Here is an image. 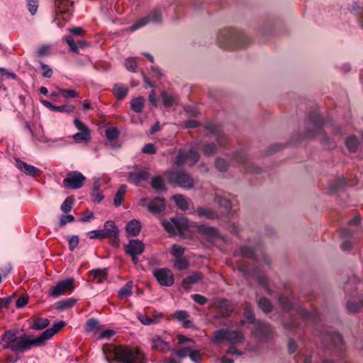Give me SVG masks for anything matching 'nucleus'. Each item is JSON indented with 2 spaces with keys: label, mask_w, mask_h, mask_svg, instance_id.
Listing matches in <instances>:
<instances>
[{
  "label": "nucleus",
  "mask_w": 363,
  "mask_h": 363,
  "mask_svg": "<svg viewBox=\"0 0 363 363\" xmlns=\"http://www.w3.org/2000/svg\"><path fill=\"white\" fill-rule=\"evenodd\" d=\"M125 252L129 255H140L145 250V245L139 240H130L124 246Z\"/></svg>",
  "instance_id": "17"
},
{
  "label": "nucleus",
  "mask_w": 363,
  "mask_h": 363,
  "mask_svg": "<svg viewBox=\"0 0 363 363\" xmlns=\"http://www.w3.org/2000/svg\"><path fill=\"white\" fill-rule=\"evenodd\" d=\"M125 66L126 69L131 72H135L137 67V62L135 58L129 57L125 60Z\"/></svg>",
  "instance_id": "51"
},
{
  "label": "nucleus",
  "mask_w": 363,
  "mask_h": 363,
  "mask_svg": "<svg viewBox=\"0 0 363 363\" xmlns=\"http://www.w3.org/2000/svg\"><path fill=\"white\" fill-rule=\"evenodd\" d=\"M172 317L181 322L184 328H190L192 326V323L190 320V315L186 311H177Z\"/></svg>",
  "instance_id": "22"
},
{
  "label": "nucleus",
  "mask_w": 363,
  "mask_h": 363,
  "mask_svg": "<svg viewBox=\"0 0 363 363\" xmlns=\"http://www.w3.org/2000/svg\"><path fill=\"white\" fill-rule=\"evenodd\" d=\"M162 225L171 235L179 233L189 228V220L185 218H172L170 221L164 220Z\"/></svg>",
  "instance_id": "8"
},
{
  "label": "nucleus",
  "mask_w": 363,
  "mask_h": 363,
  "mask_svg": "<svg viewBox=\"0 0 363 363\" xmlns=\"http://www.w3.org/2000/svg\"><path fill=\"white\" fill-rule=\"evenodd\" d=\"M323 123V120L318 113L315 112L311 113L308 122V131L306 135L308 137H314L318 133H321L323 135L321 142L327 145L328 148H333L335 146V143L333 142H329L328 138L322 133Z\"/></svg>",
  "instance_id": "3"
},
{
  "label": "nucleus",
  "mask_w": 363,
  "mask_h": 363,
  "mask_svg": "<svg viewBox=\"0 0 363 363\" xmlns=\"http://www.w3.org/2000/svg\"><path fill=\"white\" fill-rule=\"evenodd\" d=\"M74 110V107L72 105H63L53 107V111H59V112H67L72 113Z\"/></svg>",
  "instance_id": "55"
},
{
  "label": "nucleus",
  "mask_w": 363,
  "mask_h": 363,
  "mask_svg": "<svg viewBox=\"0 0 363 363\" xmlns=\"http://www.w3.org/2000/svg\"><path fill=\"white\" fill-rule=\"evenodd\" d=\"M74 281L73 278H69L57 282L50 289L49 295L56 298L66 292H72L74 290Z\"/></svg>",
  "instance_id": "11"
},
{
  "label": "nucleus",
  "mask_w": 363,
  "mask_h": 363,
  "mask_svg": "<svg viewBox=\"0 0 363 363\" xmlns=\"http://www.w3.org/2000/svg\"><path fill=\"white\" fill-rule=\"evenodd\" d=\"M141 228L140 222L138 220L133 219L127 223L125 230L128 235L135 237L139 235Z\"/></svg>",
  "instance_id": "23"
},
{
  "label": "nucleus",
  "mask_w": 363,
  "mask_h": 363,
  "mask_svg": "<svg viewBox=\"0 0 363 363\" xmlns=\"http://www.w3.org/2000/svg\"><path fill=\"white\" fill-rule=\"evenodd\" d=\"M60 94L65 98H74L78 96V93L74 89H59Z\"/></svg>",
  "instance_id": "50"
},
{
  "label": "nucleus",
  "mask_w": 363,
  "mask_h": 363,
  "mask_svg": "<svg viewBox=\"0 0 363 363\" xmlns=\"http://www.w3.org/2000/svg\"><path fill=\"white\" fill-rule=\"evenodd\" d=\"M28 302V296L22 295L16 301V306L18 308L24 307Z\"/></svg>",
  "instance_id": "58"
},
{
  "label": "nucleus",
  "mask_w": 363,
  "mask_h": 363,
  "mask_svg": "<svg viewBox=\"0 0 363 363\" xmlns=\"http://www.w3.org/2000/svg\"><path fill=\"white\" fill-rule=\"evenodd\" d=\"M243 334L237 330H227L226 340L231 344H237L242 342Z\"/></svg>",
  "instance_id": "27"
},
{
  "label": "nucleus",
  "mask_w": 363,
  "mask_h": 363,
  "mask_svg": "<svg viewBox=\"0 0 363 363\" xmlns=\"http://www.w3.org/2000/svg\"><path fill=\"white\" fill-rule=\"evenodd\" d=\"M132 282L126 283L119 291L118 296L121 298H125L132 295Z\"/></svg>",
  "instance_id": "39"
},
{
  "label": "nucleus",
  "mask_w": 363,
  "mask_h": 363,
  "mask_svg": "<svg viewBox=\"0 0 363 363\" xmlns=\"http://www.w3.org/2000/svg\"><path fill=\"white\" fill-rule=\"evenodd\" d=\"M240 252H241V254L243 257H250V258H253L254 257V252L253 250L249 247H242L240 250Z\"/></svg>",
  "instance_id": "62"
},
{
  "label": "nucleus",
  "mask_w": 363,
  "mask_h": 363,
  "mask_svg": "<svg viewBox=\"0 0 363 363\" xmlns=\"http://www.w3.org/2000/svg\"><path fill=\"white\" fill-rule=\"evenodd\" d=\"M245 318L252 324V332L257 337L261 338L267 337L271 333L270 326L264 322H261L255 318L253 311L247 306L244 312Z\"/></svg>",
  "instance_id": "6"
},
{
  "label": "nucleus",
  "mask_w": 363,
  "mask_h": 363,
  "mask_svg": "<svg viewBox=\"0 0 363 363\" xmlns=\"http://www.w3.org/2000/svg\"><path fill=\"white\" fill-rule=\"evenodd\" d=\"M152 350L160 352H167L170 350V345L159 335H154L150 339Z\"/></svg>",
  "instance_id": "16"
},
{
  "label": "nucleus",
  "mask_w": 363,
  "mask_h": 363,
  "mask_svg": "<svg viewBox=\"0 0 363 363\" xmlns=\"http://www.w3.org/2000/svg\"><path fill=\"white\" fill-rule=\"evenodd\" d=\"M216 167L219 171L224 172L227 169L228 164L225 160L218 158L216 160Z\"/></svg>",
  "instance_id": "56"
},
{
  "label": "nucleus",
  "mask_w": 363,
  "mask_h": 363,
  "mask_svg": "<svg viewBox=\"0 0 363 363\" xmlns=\"http://www.w3.org/2000/svg\"><path fill=\"white\" fill-rule=\"evenodd\" d=\"M152 186L155 190L165 191L164 181L160 176H157L152 179Z\"/></svg>",
  "instance_id": "41"
},
{
  "label": "nucleus",
  "mask_w": 363,
  "mask_h": 363,
  "mask_svg": "<svg viewBox=\"0 0 363 363\" xmlns=\"http://www.w3.org/2000/svg\"><path fill=\"white\" fill-rule=\"evenodd\" d=\"M199 154L195 150H189L188 152L180 150L176 158V164L180 165L183 163H188L194 165L198 162Z\"/></svg>",
  "instance_id": "14"
},
{
  "label": "nucleus",
  "mask_w": 363,
  "mask_h": 363,
  "mask_svg": "<svg viewBox=\"0 0 363 363\" xmlns=\"http://www.w3.org/2000/svg\"><path fill=\"white\" fill-rule=\"evenodd\" d=\"M177 206L182 211H186L189 207V203L184 195L177 194L172 196Z\"/></svg>",
  "instance_id": "29"
},
{
  "label": "nucleus",
  "mask_w": 363,
  "mask_h": 363,
  "mask_svg": "<svg viewBox=\"0 0 363 363\" xmlns=\"http://www.w3.org/2000/svg\"><path fill=\"white\" fill-rule=\"evenodd\" d=\"M162 318L163 313L157 311H153L151 316L144 315L138 316L139 320L145 325L158 323Z\"/></svg>",
  "instance_id": "21"
},
{
  "label": "nucleus",
  "mask_w": 363,
  "mask_h": 363,
  "mask_svg": "<svg viewBox=\"0 0 363 363\" xmlns=\"http://www.w3.org/2000/svg\"><path fill=\"white\" fill-rule=\"evenodd\" d=\"M145 99L138 96L133 99L130 102V106L133 111L136 113H141L144 107Z\"/></svg>",
  "instance_id": "34"
},
{
  "label": "nucleus",
  "mask_w": 363,
  "mask_h": 363,
  "mask_svg": "<svg viewBox=\"0 0 363 363\" xmlns=\"http://www.w3.org/2000/svg\"><path fill=\"white\" fill-rule=\"evenodd\" d=\"M103 352L109 363H111V358L122 363H145L143 354L138 349L129 346H108L104 347Z\"/></svg>",
  "instance_id": "2"
},
{
  "label": "nucleus",
  "mask_w": 363,
  "mask_h": 363,
  "mask_svg": "<svg viewBox=\"0 0 363 363\" xmlns=\"http://www.w3.org/2000/svg\"><path fill=\"white\" fill-rule=\"evenodd\" d=\"M89 274L99 284L104 282L108 276L106 269H94L90 271Z\"/></svg>",
  "instance_id": "28"
},
{
  "label": "nucleus",
  "mask_w": 363,
  "mask_h": 363,
  "mask_svg": "<svg viewBox=\"0 0 363 363\" xmlns=\"http://www.w3.org/2000/svg\"><path fill=\"white\" fill-rule=\"evenodd\" d=\"M119 133L116 128H108L106 130V136L110 140H113L118 137Z\"/></svg>",
  "instance_id": "47"
},
{
  "label": "nucleus",
  "mask_w": 363,
  "mask_h": 363,
  "mask_svg": "<svg viewBox=\"0 0 363 363\" xmlns=\"http://www.w3.org/2000/svg\"><path fill=\"white\" fill-rule=\"evenodd\" d=\"M235 40H237V37L234 32L230 29L221 30L218 35V43L220 47L225 49H233L243 46L242 45H233V43Z\"/></svg>",
  "instance_id": "10"
},
{
  "label": "nucleus",
  "mask_w": 363,
  "mask_h": 363,
  "mask_svg": "<svg viewBox=\"0 0 363 363\" xmlns=\"http://www.w3.org/2000/svg\"><path fill=\"white\" fill-rule=\"evenodd\" d=\"M185 249L178 245H173L172 248V255L176 258L182 257L184 253Z\"/></svg>",
  "instance_id": "46"
},
{
  "label": "nucleus",
  "mask_w": 363,
  "mask_h": 363,
  "mask_svg": "<svg viewBox=\"0 0 363 363\" xmlns=\"http://www.w3.org/2000/svg\"><path fill=\"white\" fill-rule=\"evenodd\" d=\"M191 298L201 305H204L207 302V298L201 294H193L191 295Z\"/></svg>",
  "instance_id": "63"
},
{
  "label": "nucleus",
  "mask_w": 363,
  "mask_h": 363,
  "mask_svg": "<svg viewBox=\"0 0 363 363\" xmlns=\"http://www.w3.org/2000/svg\"><path fill=\"white\" fill-rule=\"evenodd\" d=\"M227 337V330L220 329L215 331L213 333L212 340L213 341L220 342L223 340H226Z\"/></svg>",
  "instance_id": "44"
},
{
  "label": "nucleus",
  "mask_w": 363,
  "mask_h": 363,
  "mask_svg": "<svg viewBox=\"0 0 363 363\" xmlns=\"http://www.w3.org/2000/svg\"><path fill=\"white\" fill-rule=\"evenodd\" d=\"M147 206L150 212L152 213H159L164 209L165 201L164 199L155 197L148 202Z\"/></svg>",
  "instance_id": "20"
},
{
  "label": "nucleus",
  "mask_w": 363,
  "mask_h": 363,
  "mask_svg": "<svg viewBox=\"0 0 363 363\" xmlns=\"http://www.w3.org/2000/svg\"><path fill=\"white\" fill-rule=\"evenodd\" d=\"M89 238L91 239H102L106 238L103 229L102 230H91L89 233Z\"/></svg>",
  "instance_id": "54"
},
{
  "label": "nucleus",
  "mask_w": 363,
  "mask_h": 363,
  "mask_svg": "<svg viewBox=\"0 0 363 363\" xmlns=\"http://www.w3.org/2000/svg\"><path fill=\"white\" fill-rule=\"evenodd\" d=\"M79 238L77 235H72L68 238L69 249L70 251H73L78 245Z\"/></svg>",
  "instance_id": "57"
},
{
  "label": "nucleus",
  "mask_w": 363,
  "mask_h": 363,
  "mask_svg": "<svg viewBox=\"0 0 363 363\" xmlns=\"http://www.w3.org/2000/svg\"><path fill=\"white\" fill-rule=\"evenodd\" d=\"M65 325V322L63 320L56 322L51 328L46 329L35 337L27 334L18 335L16 330H7L1 336V345L15 353H24L33 347L43 346L46 340L50 339Z\"/></svg>",
  "instance_id": "1"
},
{
  "label": "nucleus",
  "mask_w": 363,
  "mask_h": 363,
  "mask_svg": "<svg viewBox=\"0 0 363 363\" xmlns=\"http://www.w3.org/2000/svg\"><path fill=\"white\" fill-rule=\"evenodd\" d=\"M330 339L333 343L337 345H341L343 343L342 337L337 333H332L330 334Z\"/></svg>",
  "instance_id": "53"
},
{
  "label": "nucleus",
  "mask_w": 363,
  "mask_h": 363,
  "mask_svg": "<svg viewBox=\"0 0 363 363\" xmlns=\"http://www.w3.org/2000/svg\"><path fill=\"white\" fill-rule=\"evenodd\" d=\"M104 233L106 238H117L118 235V230L115 224V223L112 220H107L104 223V228L103 229Z\"/></svg>",
  "instance_id": "24"
},
{
  "label": "nucleus",
  "mask_w": 363,
  "mask_h": 363,
  "mask_svg": "<svg viewBox=\"0 0 363 363\" xmlns=\"http://www.w3.org/2000/svg\"><path fill=\"white\" fill-rule=\"evenodd\" d=\"M163 104L165 107H171L178 102V98L176 95L169 94L168 93L163 91L161 94Z\"/></svg>",
  "instance_id": "31"
},
{
  "label": "nucleus",
  "mask_w": 363,
  "mask_h": 363,
  "mask_svg": "<svg viewBox=\"0 0 363 363\" xmlns=\"http://www.w3.org/2000/svg\"><path fill=\"white\" fill-rule=\"evenodd\" d=\"M215 202L217 203L220 208H223L225 212H228L232 206L230 201L223 196H216Z\"/></svg>",
  "instance_id": "37"
},
{
  "label": "nucleus",
  "mask_w": 363,
  "mask_h": 363,
  "mask_svg": "<svg viewBox=\"0 0 363 363\" xmlns=\"http://www.w3.org/2000/svg\"><path fill=\"white\" fill-rule=\"evenodd\" d=\"M257 303L259 307L265 313L270 312L272 308L271 302L265 298H260Z\"/></svg>",
  "instance_id": "43"
},
{
  "label": "nucleus",
  "mask_w": 363,
  "mask_h": 363,
  "mask_svg": "<svg viewBox=\"0 0 363 363\" xmlns=\"http://www.w3.org/2000/svg\"><path fill=\"white\" fill-rule=\"evenodd\" d=\"M126 189H127V186L125 184H123L120 186V188L117 191V192L114 196V205L116 207L121 206V204L123 200V196L125 194Z\"/></svg>",
  "instance_id": "35"
},
{
  "label": "nucleus",
  "mask_w": 363,
  "mask_h": 363,
  "mask_svg": "<svg viewBox=\"0 0 363 363\" xmlns=\"http://www.w3.org/2000/svg\"><path fill=\"white\" fill-rule=\"evenodd\" d=\"M27 5L30 13L35 15L38 10V2L36 0H28Z\"/></svg>",
  "instance_id": "59"
},
{
  "label": "nucleus",
  "mask_w": 363,
  "mask_h": 363,
  "mask_svg": "<svg viewBox=\"0 0 363 363\" xmlns=\"http://www.w3.org/2000/svg\"><path fill=\"white\" fill-rule=\"evenodd\" d=\"M358 145V140L354 136H350L345 140V145L347 150L351 152H354L357 151Z\"/></svg>",
  "instance_id": "36"
},
{
  "label": "nucleus",
  "mask_w": 363,
  "mask_h": 363,
  "mask_svg": "<svg viewBox=\"0 0 363 363\" xmlns=\"http://www.w3.org/2000/svg\"><path fill=\"white\" fill-rule=\"evenodd\" d=\"M167 174L169 182L174 185L186 189H191L194 186V179L184 171L174 170Z\"/></svg>",
  "instance_id": "7"
},
{
  "label": "nucleus",
  "mask_w": 363,
  "mask_h": 363,
  "mask_svg": "<svg viewBox=\"0 0 363 363\" xmlns=\"http://www.w3.org/2000/svg\"><path fill=\"white\" fill-rule=\"evenodd\" d=\"M75 127L79 132L73 135V139L77 143L88 142L91 139V130L81 121L76 118L74 121Z\"/></svg>",
  "instance_id": "13"
},
{
  "label": "nucleus",
  "mask_w": 363,
  "mask_h": 363,
  "mask_svg": "<svg viewBox=\"0 0 363 363\" xmlns=\"http://www.w3.org/2000/svg\"><path fill=\"white\" fill-rule=\"evenodd\" d=\"M50 47L48 45H42L36 50V55L38 57H44L49 55Z\"/></svg>",
  "instance_id": "60"
},
{
  "label": "nucleus",
  "mask_w": 363,
  "mask_h": 363,
  "mask_svg": "<svg viewBox=\"0 0 363 363\" xmlns=\"http://www.w3.org/2000/svg\"><path fill=\"white\" fill-rule=\"evenodd\" d=\"M174 267L179 270H184L189 267V262L184 257L176 258Z\"/></svg>",
  "instance_id": "40"
},
{
  "label": "nucleus",
  "mask_w": 363,
  "mask_h": 363,
  "mask_svg": "<svg viewBox=\"0 0 363 363\" xmlns=\"http://www.w3.org/2000/svg\"><path fill=\"white\" fill-rule=\"evenodd\" d=\"M113 94L118 99H122L128 94V89L126 86L116 84L113 89Z\"/></svg>",
  "instance_id": "33"
},
{
  "label": "nucleus",
  "mask_w": 363,
  "mask_h": 363,
  "mask_svg": "<svg viewBox=\"0 0 363 363\" xmlns=\"http://www.w3.org/2000/svg\"><path fill=\"white\" fill-rule=\"evenodd\" d=\"M149 177V172L147 169H135L133 172H129L128 182L135 184L145 181Z\"/></svg>",
  "instance_id": "19"
},
{
  "label": "nucleus",
  "mask_w": 363,
  "mask_h": 363,
  "mask_svg": "<svg viewBox=\"0 0 363 363\" xmlns=\"http://www.w3.org/2000/svg\"><path fill=\"white\" fill-rule=\"evenodd\" d=\"M363 304V300H362L359 303H353L352 301H348L347 303V308L351 313L357 312L360 306Z\"/></svg>",
  "instance_id": "52"
},
{
  "label": "nucleus",
  "mask_w": 363,
  "mask_h": 363,
  "mask_svg": "<svg viewBox=\"0 0 363 363\" xmlns=\"http://www.w3.org/2000/svg\"><path fill=\"white\" fill-rule=\"evenodd\" d=\"M153 275L161 286H171L174 283V274L169 269H157L153 272Z\"/></svg>",
  "instance_id": "12"
},
{
  "label": "nucleus",
  "mask_w": 363,
  "mask_h": 363,
  "mask_svg": "<svg viewBox=\"0 0 363 363\" xmlns=\"http://www.w3.org/2000/svg\"><path fill=\"white\" fill-rule=\"evenodd\" d=\"M86 177L81 172H70L63 180V186L67 189H78L84 185Z\"/></svg>",
  "instance_id": "9"
},
{
  "label": "nucleus",
  "mask_w": 363,
  "mask_h": 363,
  "mask_svg": "<svg viewBox=\"0 0 363 363\" xmlns=\"http://www.w3.org/2000/svg\"><path fill=\"white\" fill-rule=\"evenodd\" d=\"M13 296H8L4 298H0V308H6L9 306L13 301Z\"/></svg>",
  "instance_id": "64"
},
{
  "label": "nucleus",
  "mask_w": 363,
  "mask_h": 363,
  "mask_svg": "<svg viewBox=\"0 0 363 363\" xmlns=\"http://www.w3.org/2000/svg\"><path fill=\"white\" fill-rule=\"evenodd\" d=\"M191 350L190 347H184L174 350L173 353L178 357L183 358L189 356Z\"/></svg>",
  "instance_id": "49"
},
{
  "label": "nucleus",
  "mask_w": 363,
  "mask_h": 363,
  "mask_svg": "<svg viewBox=\"0 0 363 363\" xmlns=\"http://www.w3.org/2000/svg\"><path fill=\"white\" fill-rule=\"evenodd\" d=\"M74 5L72 0H54V6L55 9V21L57 26L62 28L72 16L71 8Z\"/></svg>",
  "instance_id": "4"
},
{
  "label": "nucleus",
  "mask_w": 363,
  "mask_h": 363,
  "mask_svg": "<svg viewBox=\"0 0 363 363\" xmlns=\"http://www.w3.org/2000/svg\"><path fill=\"white\" fill-rule=\"evenodd\" d=\"M75 303L76 300L72 298H69L57 302L55 306L57 310L65 311L73 307Z\"/></svg>",
  "instance_id": "32"
},
{
  "label": "nucleus",
  "mask_w": 363,
  "mask_h": 363,
  "mask_svg": "<svg viewBox=\"0 0 363 363\" xmlns=\"http://www.w3.org/2000/svg\"><path fill=\"white\" fill-rule=\"evenodd\" d=\"M16 164L17 167L26 175L30 177H37L41 174V171L39 169L28 164L19 159L16 160Z\"/></svg>",
  "instance_id": "18"
},
{
  "label": "nucleus",
  "mask_w": 363,
  "mask_h": 363,
  "mask_svg": "<svg viewBox=\"0 0 363 363\" xmlns=\"http://www.w3.org/2000/svg\"><path fill=\"white\" fill-rule=\"evenodd\" d=\"M203 279V275L199 272H194V274L189 275L183 281L184 284H196Z\"/></svg>",
  "instance_id": "42"
},
{
  "label": "nucleus",
  "mask_w": 363,
  "mask_h": 363,
  "mask_svg": "<svg viewBox=\"0 0 363 363\" xmlns=\"http://www.w3.org/2000/svg\"><path fill=\"white\" fill-rule=\"evenodd\" d=\"M279 300L280 305L284 310L289 311L291 308L292 304L291 300L288 297L281 296Z\"/></svg>",
  "instance_id": "48"
},
{
  "label": "nucleus",
  "mask_w": 363,
  "mask_h": 363,
  "mask_svg": "<svg viewBox=\"0 0 363 363\" xmlns=\"http://www.w3.org/2000/svg\"><path fill=\"white\" fill-rule=\"evenodd\" d=\"M162 20V13L159 10H154L150 16L147 17H144L139 21H138L136 23H135L133 25H132L129 30L130 31H135L137 29L142 28L143 26H145L147 22L152 21L154 23H160Z\"/></svg>",
  "instance_id": "15"
},
{
  "label": "nucleus",
  "mask_w": 363,
  "mask_h": 363,
  "mask_svg": "<svg viewBox=\"0 0 363 363\" xmlns=\"http://www.w3.org/2000/svg\"><path fill=\"white\" fill-rule=\"evenodd\" d=\"M86 332H96L100 330L99 322L95 318L89 319L85 325Z\"/></svg>",
  "instance_id": "38"
},
{
  "label": "nucleus",
  "mask_w": 363,
  "mask_h": 363,
  "mask_svg": "<svg viewBox=\"0 0 363 363\" xmlns=\"http://www.w3.org/2000/svg\"><path fill=\"white\" fill-rule=\"evenodd\" d=\"M40 65V69L42 70V75L46 78H50L52 76L53 72L48 65L45 64L42 61H38Z\"/></svg>",
  "instance_id": "45"
},
{
  "label": "nucleus",
  "mask_w": 363,
  "mask_h": 363,
  "mask_svg": "<svg viewBox=\"0 0 363 363\" xmlns=\"http://www.w3.org/2000/svg\"><path fill=\"white\" fill-rule=\"evenodd\" d=\"M72 201L67 198L61 205V210L65 213H68L72 210Z\"/></svg>",
  "instance_id": "61"
},
{
  "label": "nucleus",
  "mask_w": 363,
  "mask_h": 363,
  "mask_svg": "<svg viewBox=\"0 0 363 363\" xmlns=\"http://www.w3.org/2000/svg\"><path fill=\"white\" fill-rule=\"evenodd\" d=\"M194 213L199 218H206L208 219H215L218 217V213L211 208L199 207Z\"/></svg>",
  "instance_id": "25"
},
{
  "label": "nucleus",
  "mask_w": 363,
  "mask_h": 363,
  "mask_svg": "<svg viewBox=\"0 0 363 363\" xmlns=\"http://www.w3.org/2000/svg\"><path fill=\"white\" fill-rule=\"evenodd\" d=\"M67 43L69 45V50L77 54L79 53V48H84L87 45V43L85 40H78L77 43L74 42L73 37L67 36L65 38Z\"/></svg>",
  "instance_id": "26"
},
{
  "label": "nucleus",
  "mask_w": 363,
  "mask_h": 363,
  "mask_svg": "<svg viewBox=\"0 0 363 363\" xmlns=\"http://www.w3.org/2000/svg\"><path fill=\"white\" fill-rule=\"evenodd\" d=\"M50 321L46 318H38L34 320L30 325V328L33 330H43L49 325Z\"/></svg>",
  "instance_id": "30"
},
{
  "label": "nucleus",
  "mask_w": 363,
  "mask_h": 363,
  "mask_svg": "<svg viewBox=\"0 0 363 363\" xmlns=\"http://www.w3.org/2000/svg\"><path fill=\"white\" fill-rule=\"evenodd\" d=\"M206 128L208 131L215 136L217 137L216 141L218 145L213 143H206L203 145V153L206 156H210L215 154L218 147H223L225 144V135L222 134L219 125L209 123L206 125Z\"/></svg>",
  "instance_id": "5"
}]
</instances>
